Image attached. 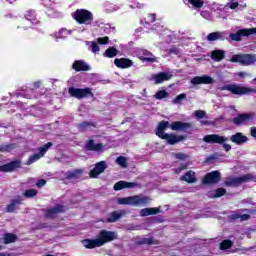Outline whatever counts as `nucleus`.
<instances>
[{"instance_id":"f257e3e1","label":"nucleus","mask_w":256,"mask_h":256,"mask_svg":"<svg viewBox=\"0 0 256 256\" xmlns=\"http://www.w3.org/2000/svg\"><path fill=\"white\" fill-rule=\"evenodd\" d=\"M117 239V233L114 231L102 230L99 232L95 239H85L82 241V245L86 249H96L97 247H103L105 243H111Z\"/></svg>"},{"instance_id":"f03ea898","label":"nucleus","mask_w":256,"mask_h":256,"mask_svg":"<svg viewBox=\"0 0 256 256\" xmlns=\"http://www.w3.org/2000/svg\"><path fill=\"white\" fill-rule=\"evenodd\" d=\"M168 127L172 131H187V129H191V123L176 121L172 124H169L167 121H161L156 129V135L161 139L164 135L167 134L165 133V129H168Z\"/></svg>"},{"instance_id":"7ed1b4c3","label":"nucleus","mask_w":256,"mask_h":256,"mask_svg":"<svg viewBox=\"0 0 256 256\" xmlns=\"http://www.w3.org/2000/svg\"><path fill=\"white\" fill-rule=\"evenodd\" d=\"M151 203L149 196L136 195L124 198H118V205H132L133 207H145Z\"/></svg>"},{"instance_id":"20e7f679","label":"nucleus","mask_w":256,"mask_h":256,"mask_svg":"<svg viewBox=\"0 0 256 256\" xmlns=\"http://www.w3.org/2000/svg\"><path fill=\"white\" fill-rule=\"evenodd\" d=\"M218 91H229L232 95H249L250 93H256L253 88L245 87L239 84H226L218 87Z\"/></svg>"},{"instance_id":"39448f33","label":"nucleus","mask_w":256,"mask_h":256,"mask_svg":"<svg viewBox=\"0 0 256 256\" xmlns=\"http://www.w3.org/2000/svg\"><path fill=\"white\" fill-rule=\"evenodd\" d=\"M72 17L77 23H80V25H91V23H93V13L89 12V10H76V12L72 14Z\"/></svg>"},{"instance_id":"423d86ee","label":"nucleus","mask_w":256,"mask_h":256,"mask_svg":"<svg viewBox=\"0 0 256 256\" xmlns=\"http://www.w3.org/2000/svg\"><path fill=\"white\" fill-rule=\"evenodd\" d=\"M249 181H255V176L252 174H245L239 177L228 178L225 181L226 187H239L243 183H249Z\"/></svg>"},{"instance_id":"0eeeda50","label":"nucleus","mask_w":256,"mask_h":256,"mask_svg":"<svg viewBox=\"0 0 256 256\" xmlns=\"http://www.w3.org/2000/svg\"><path fill=\"white\" fill-rule=\"evenodd\" d=\"M68 93L71 97L75 99H85L87 97H93V89L91 88H75L70 87Z\"/></svg>"},{"instance_id":"6e6552de","label":"nucleus","mask_w":256,"mask_h":256,"mask_svg":"<svg viewBox=\"0 0 256 256\" xmlns=\"http://www.w3.org/2000/svg\"><path fill=\"white\" fill-rule=\"evenodd\" d=\"M231 63H240V65H253L256 63V55L251 54H236L230 59Z\"/></svg>"},{"instance_id":"1a4fd4ad","label":"nucleus","mask_w":256,"mask_h":256,"mask_svg":"<svg viewBox=\"0 0 256 256\" xmlns=\"http://www.w3.org/2000/svg\"><path fill=\"white\" fill-rule=\"evenodd\" d=\"M51 147H53V143L48 142L44 146L38 148V153L29 157V159L27 161V165H32V163H35V161H39L41 159V157H43L45 155V153H47V151H49V149H51Z\"/></svg>"},{"instance_id":"9d476101","label":"nucleus","mask_w":256,"mask_h":256,"mask_svg":"<svg viewBox=\"0 0 256 256\" xmlns=\"http://www.w3.org/2000/svg\"><path fill=\"white\" fill-rule=\"evenodd\" d=\"M256 29H240L236 33H231L229 35L231 41H241V37H249V35H255Z\"/></svg>"},{"instance_id":"9b49d317","label":"nucleus","mask_w":256,"mask_h":256,"mask_svg":"<svg viewBox=\"0 0 256 256\" xmlns=\"http://www.w3.org/2000/svg\"><path fill=\"white\" fill-rule=\"evenodd\" d=\"M221 180V173L219 171H212L203 178L204 185H215Z\"/></svg>"},{"instance_id":"f8f14e48","label":"nucleus","mask_w":256,"mask_h":256,"mask_svg":"<svg viewBox=\"0 0 256 256\" xmlns=\"http://www.w3.org/2000/svg\"><path fill=\"white\" fill-rule=\"evenodd\" d=\"M190 83L192 85H212V83H215V80L211 76L204 75L192 78Z\"/></svg>"},{"instance_id":"ddd939ff","label":"nucleus","mask_w":256,"mask_h":256,"mask_svg":"<svg viewBox=\"0 0 256 256\" xmlns=\"http://www.w3.org/2000/svg\"><path fill=\"white\" fill-rule=\"evenodd\" d=\"M245 0H230L225 6L220 5L218 9L220 11H229V9H237V7H246Z\"/></svg>"},{"instance_id":"4468645a","label":"nucleus","mask_w":256,"mask_h":256,"mask_svg":"<svg viewBox=\"0 0 256 256\" xmlns=\"http://www.w3.org/2000/svg\"><path fill=\"white\" fill-rule=\"evenodd\" d=\"M203 141L205 143H218V145H222L228 141L225 136H221L219 134H210L203 137Z\"/></svg>"},{"instance_id":"2eb2a0df","label":"nucleus","mask_w":256,"mask_h":256,"mask_svg":"<svg viewBox=\"0 0 256 256\" xmlns=\"http://www.w3.org/2000/svg\"><path fill=\"white\" fill-rule=\"evenodd\" d=\"M137 55L141 61H147L148 63L157 62V58H155L153 54L146 49L138 50Z\"/></svg>"},{"instance_id":"dca6fc26","label":"nucleus","mask_w":256,"mask_h":256,"mask_svg":"<svg viewBox=\"0 0 256 256\" xmlns=\"http://www.w3.org/2000/svg\"><path fill=\"white\" fill-rule=\"evenodd\" d=\"M227 35H229V33H227V31H216V32H212L209 33L206 37L207 41L213 42V41H225V39H227Z\"/></svg>"},{"instance_id":"f3484780","label":"nucleus","mask_w":256,"mask_h":256,"mask_svg":"<svg viewBox=\"0 0 256 256\" xmlns=\"http://www.w3.org/2000/svg\"><path fill=\"white\" fill-rule=\"evenodd\" d=\"M173 77V74L171 72H160L158 74H153L152 75V80L156 85H159L163 83L164 81H169Z\"/></svg>"},{"instance_id":"a211bd4d","label":"nucleus","mask_w":256,"mask_h":256,"mask_svg":"<svg viewBox=\"0 0 256 256\" xmlns=\"http://www.w3.org/2000/svg\"><path fill=\"white\" fill-rule=\"evenodd\" d=\"M114 65H116L118 69H129V67H133V61L129 58H116Z\"/></svg>"},{"instance_id":"6ab92c4d","label":"nucleus","mask_w":256,"mask_h":256,"mask_svg":"<svg viewBox=\"0 0 256 256\" xmlns=\"http://www.w3.org/2000/svg\"><path fill=\"white\" fill-rule=\"evenodd\" d=\"M44 7H47V15L48 17H59V12L55 9V4L51 0H41Z\"/></svg>"},{"instance_id":"aec40b11","label":"nucleus","mask_w":256,"mask_h":256,"mask_svg":"<svg viewBox=\"0 0 256 256\" xmlns=\"http://www.w3.org/2000/svg\"><path fill=\"white\" fill-rule=\"evenodd\" d=\"M37 17L35 16V11L30 10L26 13L25 19L22 20L23 25H26L24 28L27 29L33 25V21H36Z\"/></svg>"},{"instance_id":"412c9836","label":"nucleus","mask_w":256,"mask_h":256,"mask_svg":"<svg viewBox=\"0 0 256 256\" xmlns=\"http://www.w3.org/2000/svg\"><path fill=\"white\" fill-rule=\"evenodd\" d=\"M105 169H107V163H105V161L99 162L96 164L95 168L90 171V177L95 178L98 175H101Z\"/></svg>"},{"instance_id":"4be33fe9","label":"nucleus","mask_w":256,"mask_h":256,"mask_svg":"<svg viewBox=\"0 0 256 256\" xmlns=\"http://www.w3.org/2000/svg\"><path fill=\"white\" fill-rule=\"evenodd\" d=\"M161 139H165L169 145H175L176 143L183 141L185 137L166 133L161 137Z\"/></svg>"},{"instance_id":"5701e85b","label":"nucleus","mask_w":256,"mask_h":256,"mask_svg":"<svg viewBox=\"0 0 256 256\" xmlns=\"http://www.w3.org/2000/svg\"><path fill=\"white\" fill-rule=\"evenodd\" d=\"M139 184L135 182H125V181H119L114 185V191H121V189H134V187H137Z\"/></svg>"},{"instance_id":"b1692460","label":"nucleus","mask_w":256,"mask_h":256,"mask_svg":"<svg viewBox=\"0 0 256 256\" xmlns=\"http://www.w3.org/2000/svg\"><path fill=\"white\" fill-rule=\"evenodd\" d=\"M18 167H21V161L16 160V161H13L8 164L0 166V171H4V172L8 173L9 171H14V169H18Z\"/></svg>"},{"instance_id":"393cba45","label":"nucleus","mask_w":256,"mask_h":256,"mask_svg":"<svg viewBox=\"0 0 256 256\" xmlns=\"http://www.w3.org/2000/svg\"><path fill=\"white\" fill-rule=\"evenodd\" d=\"M230 140L236 145H243V143H247V141H249L247 136H244L241 132L232 135Z\"/></svg>"},{"instance_id":"a878e982","label":"nucleus","mask_w":256,"mask_h":256,"mask_svg":"<svg viewBox=\"0 0 256 256\" xmlns=\"http://www.w3.org/2000/svg\"><path fill=\"white\" fill-rule=\"evenodd\" d=\"M72 69L74 71H89L91 67L83 60H76L72 65Z\"/></svg>"},{"instance_id":"bb28decb","label":"nucleus","mask_w":256,"mask_h":256,"mask_svg":"<svg viewBox=\"0 0 256 256\" xmlns=\"http://www.w3.org/2000/svg\"><path fill=\"white\" fill-rule=\"evenodd\" d=\"M63 211H65V207L58 205L54 208H50V209L46 210V217L48 219H53V217H55V215H57V213H63Z\"/></svg>"},{"instance_id":"cd10ccee","label":"nucleus","mask_w":256,"mask_h":256,"mask_svg":"<svg viewBox=\"0 0 256 256\" xmlns=\"http://www.w3.org/2000/svg\"><path fill=\"white\" fill-rule=\"evenodd\" d=\"M253 116L251 114H240L238 117L234 118L233 121L235 125H243V123H247V121H251Z\"/></svg>"},{"instance_id":"c85d7f7f","label":"nucleus","mask_w":256,"mask_h":256,"mask_svg":"<svg viewBox=\"0 0 256 256\" xmlns=\"http://www.w3.org/2000/svg\"><path fill=\"white\" fill-rule=\"evenodd\" d=\"M125 215V211H114L110 213L109 217L107 218V223H115L119 221V218Z\"/></svg>"},{"instance_id":"c756f323","label":"nucleus","mask_w":256,"mask_h":256,"mask_svg":"<svg viewBox=\"0 0 256 256\" xmlns=\"http://www.w3.org/2000/svg\"><path fill=\"white\" fill-rule=\"evenodd\" d=\"M82 175H83V170L69 171L66 173V179L75 181L76 179H81Z\"/></svg>"},{"instance_id":"7c9ffc66","label":"nucleus","mask_w":256,"mask_h":256,"mask_svg":"<svg viewBox=\"0 0 256 256\" xmlns=\"http://www.w3.org/2000/svg\"><path fill=\"white\" fill-rule=\"evenodd\" d=\"M34 93L35 90L27 88L25 90H22L21 92L16 93V95L17 97H24L25 99H33V97H35Z\"/></svg>"},{"instance_id":"2f4dec72","label":"nucleus","mask_w":256,"mask_h":256,"mask_svg":"<svg viewBox=\"0 0 256 256\" xmlns=\"http://www.w3.org/2000/svg\"><path fill=\"white\" fill-rule=\"evenodd\" d=\"M88 151H103V144H95L93 140H89L86 144Z\"/></svg>"},{"instance_id":"473e14b6","label":"nucleus","mask_w":256,"mask_h":256,"mask_svg":"<svg viewBox=\"0 0 256 256\" xmlns=\"http://www.w3.org/2000/svg\"><path fill=\"white\" fill-rule=\"evenodd\" d=\"M211 59H213V61H223V59H225V51L223 50H214L211 52Z\"/></svg>"},{"instance_id":"72a5a7b5","label":"nucleus","mask_w":256,"mask_h":256,"mask_svg":"<svg viewBox=\"0 0 256 256\" xmlns=\"http://www.w3.org/2000/svg\"><path fill=\"white\" fill-rule=\"evenodd\" d=\"M160 213L159 208H144L140 211V217H148V215H157Z\"/></svg>"},{"instance_id":"f704fd0d","label":"nucleus","mask_w":256,"mask_h":256,"mask_svg":"<svg viewBox=\"0 0 256 256\" xmlns=\"http://www.w3.org/2000/svg\"><path fill=\"white\" fill-rule=\"evenodd\" d=\"M182 181H186V183H195L197 178L195 177V172L192 170L188 171L184 176L181 177Z\"/></svg>"},{"instance_id":"c9c22d12","label":"nucleus","mask_w":256,"mask_h":256,"mask_svg":"<svg viewBox=\"0 0 256 256\" xmlns=\"http://www.w3.org/2000/svg\"><path fill=\"white\" fill-rule=\"evenodd\" d=\"M19 205H21V199L12 200L11 203L7 206V212L13 213V211H17V209H19Z\"/></svg>"},{"instance_id":"e433bc0d","label":"nucleus","mask_w":256,"mask_h":256,"mask_svg":"<svg viewBox=\"0 0 256 256\" xmlns=\"http://www.w3.org/2000/svg\"><path fill=\"white\" fill-rule=\"evenodd\" d=\"M118 53H119L118 49H116L115 47H110L105 51L104 57H108L109 59H113V57H117Z\"/></svg>"},{"instance_id":"4c0bfd02","label":"nucleus","mask_w":256,"mask_h":256,"mask_svg":"<svg viewBox=\"0 0 256 256\" xmlns=\"http://www.w3.org/2000/svg\"><path fill=\"white\" fill-rule=\"evenodd\" d=\"M69 35H71V31L67 30L65 28H62L56 34L55 38H56V41H57V39H65L66 37H69Z\"/></svg>"},{"instance_id":"58836bf2","label":"nucleus","mask_w":256,"mask_h":256,"mask_svg":"<svg viewBox=\"0 0 256 256\" xmlns=\"http://www.w3.org/2000/svg\"><path fill=\"white\" fill-rule=\"evenodd\" d=\"M187 5H192L195 9H201L205 2L203 0H187Z\"/></svg>"},{"instance_id":"ea45409f","label":"nucleus","mask_w":256,"mask_h":256,"mask_svg":"<svg viewBox=\"0 0 256 256\" xmlns=\"http://www.w3.org/2000/svg\"><path fill=\"white\" fill-rule=\"evenodd\" d=\"M227 193V190H225V188H218L216 189L215 193H209L208 197H210V199L213 198H217V197H223V195Z\"/></svg>"},{"instance_id":"a19ab883","label":"nucleus","mask_w":256,"mask_h":256,"mask_svg":"<svg viewBox=\"0 0 256 256\" xmlns=\"http://www.w3.org/2000/svg\"><path fill=\"white\" fill-rule=\"evenodd\" d=\"M17 241V236L14 234L8 233L4 236V243L8 245V243H15Z\"/></svg>"},{"instance_id":"79ce46f5","label":"nucleus","mask_w":256,"mask_h":256,"mask_svg":"<svg viewBox=\"0 0 256 256\" xmlns=\"http://www.w3.org/2000/svg\"><path fill=\"white\" fill-rule=\"evenodd\" d=\"M89 46V50L91 51V53H94V55H97V53H99L100 48L99 45H97V42L92 41V42H88Z\"/></svg>"},{"instance_id":"37998d69","label":"nucleus","mask_w":256,"mask_h":256,"mask_svg":"<svg viewBox=\"0 0 256 256\" xmlns=\"http://www.w3.org/2000/svg\"><path fill=\"white\" fill-rule=\"evenodd\" d=\"M250 215L249 214H243V215H240V214H233L230 216V219L232 220H237V219H240V221H247V219H250Z\"/></svg>"},{"instance_id":"c03bdc74","label":"nucleus","mask_w":256,"mask_h":256,"mask_svg":"<svg viewBox=\"0 0 256 256\" xmlns=\"http://www.w3.org/2000/svg\"><path fill=\"white\" fill-rule=\"evenodd\" d=\"M139 245H153L155 243V240L153 238L149 237H143L138 241Z\"/></svg>"},{"instance_id":"a18cd8bd","label":"nucleus","mask_w":256,"mask_h":256,"mask_svg":"<svg viewBox=\"0 0 256 256\" xmlns=\"http://www.w3.org/2000/svg\"><path fill=\"white\" fill-rule=\"evenodd\" d=\"M154 97L158 100L165 99L169 97V93H167L165 90H160L154 95Z\"/></svg>"},{"instance_id":"49530a36","label":"nucleus","mask_w":256,"mask_h":256,"mask_svg":"<svg viewBox=\"0 0 256 256\" xmlns=\"http://www.w3.org/2000/svg\"><path fill=\"white\" fill-rule=\"evenodd\" d=\"M233 245V242H231V240H224L221 242L220 244V249L222 251H225L227 249H230V247Z\"/></svg>"},{"instance_id":"de8ad7c7","label":"nucleus","mask_w":256,"mask_h":256,"mask_svg":"<svg viewBox=\"0 0 256 256\" xmlns=\"http://www.w3.org/2000/svg\"><path fill=\"white\" fill-rule=\"evenodd\" d=\"M13 151V144H6L0 146V153H9Z\"/></svg>"},{"instance_id":"09e8293b","label":"nucleus","mask_w":256,"mask_h":256,"mask_svg":"<svg viewBox=\"0 0 256 256\" xmlns=\"http://www.w3.org/2000/svg\"><path fill=\"white\" fill-rule=\"evenodd\" d=\"M91 127H95V124L91 122H83L82 124L79 125V129L81 131H85L86 129H91Z\"/></svg>"},{"instance_id":"8fccbe9b","label":"nucleus","mask_w":256,"mask_h":256,"mask_svg":"<svg viewBox=\"0 0 256 256\" xmlns=\"http://www.w3.org/2000/svg\"><path fill=\"white\" fill-rule=\"evenodd\" d=\"M116 163L118 165H120V167H127V158L123 157V156H119L116 159Z\"/></svg>"},{"instance_id":"3c124183","label":"nucleus","mask_w":256,"mask_h":256,"mask_svg":"<svg viewBox=\"0 0 256 256\" xmlns=\"http://www.w3.org/2000/svg\"><path fill=\"white\" fill-rule=\"evenodd\" d=\"M184 99H187V95L182 93L173 100V103L174 105H179Z\"/></svg>"},{"instance_id":"603ef678","label":"nucleus","mask_w":256,"mask_h":256,"mask_svg":"<svg viewBox=\"0 0 256 256\" xmlns=\"http://www.w3.org/2000/svg\"><path fill=\"white\" fill-rule=\"evenodd\" d=\"M96 41L99 45H107L109 43V37H99Z\"/></svg>"},{"instance_id":"864d4df0","label":"nucleus","mask_w":256,"mask_h":256,"mask_svg":"<svg viewBox=\"0 0 256 256\" xmlns=\"http://www.w3.org/2000/svg\"><path fill=\"white\" fill-rule=\"evenodd\" d=\"M194 116L196 117V119H205V111H203V110H196L194 112Z\"/></svg>"},{"instance_id":"5fc2aeb1","label":"nucleus","mask_w":256,"mask_h":256,"mask_svg":"<svg viewBox=\"0 0 256 256\" xmlns=\"http://www.w3.org/2000/svg\"><path fill=\"white\" fill-rule=\"evenodd\" d=\"M24 195L25 197H35V195H37V190L35 189L26 190Z\"/></svg>"},{"instance_id":"6e6d98bb","label":"nucleus","mask_w":256,"mask_h":256,"mask_svg":"<svg viewBox=\"0 0 256 256\" xmlns=\"http://www.w3.org/2000/svg\"><path fill=\"white\" fill-rule=\"evenodd\" d=\"M175 157H176V159H180V161H185V159H187V157H189V156L184 153H176Z\"/></svg>"},{"instance_id":"4d7b16f0","label":"nucleus","mask_w":256,"mask_h":256,"mask_svg":"<svg viewBox=\"0 0 256 256\" xmlns=\"http://www.w3.org/2000/svg\"><path fill=\"white\" fill-rule=\"evenodd\" d=\"M130 7H131L132 9H142L143 4L134 1V2H132V3L130 4Z\"/></svg>"},{"instance_id":"13d9d810","label":"nucleus","mask_w":256,"mask_h":256,"mask_svg":"<svg viewBox=\"0 0 256 256\" xmlns=\"http://www.w3.org/2000/svg\"><path fill=\"white\" fill-rule=\"evenodd\" d=\"M156 19V15L155 14H149L146 18V23H153Z\"/></svg>"},{"instance_id":"bf43d9fd","label":"nucleus","mask_w":256,"mask_h":256,"mask_svg":"<svg viewBox=\"0 0 256 256\" xmlns=\"http://www.w3.org/2000/svg\"><path fill=\"white\" fill-rule=\"evenodd\" d=\"M201 17H203L204 19H211V13H209V11H202L200 13Z\"/></svg>"},{"instance_id":"052dcab7","label":"nucleus","mask_w":256,"mask_h":256,"mask_svg":"<svg viewBox=\"0 0 256 256\" xmlns=\"http://www.w3.org/2000/svg\"><path fill=\"white\" fill-rule=\"evenodd\" d=\"M47 184V181H45V179H41L36 183V186L38 187H44V185Z\"/></svg>"},{"instance_id":"680f3d73","label":"nucleus","mask_w":256,"mask_h":256,"mask_svg":"<svg viewBox=\"0 0 256 256\" xmlns=\"http://www.w3.org/2000/svg\"><path fill=\"white\" fill-rule=\"evenodd\" d=\"M187 169V165H184L178 169H176V173H181L183 170Z\"/></svg>"},{"instance_id":"e2e57ef3","label":"nucleus","mask_w":256,"mask_h":256,"mask_svg":"<svg viewBox=\"0 0 256 256\" xmlns=\"http://www.w3.org/2000/svg\"><path fill=\"white\" fill-rule=\"evenodd\" d=\"M251 135H252V137H255V139H256V127L251 128Z\"/></svg>"},{"instance_id":"0e129e2a","label":"nucleus","mask_w":256,"mask_h":256,"mask_svg":"<svg viewBox=\"0 0 256 256\" xmlns=\"http://www.w3.org/2000/svg\"><path fill=\"white\" fill-rule=\"evenodd\" d=\"M111 32V27L109 25H106L104 27V33H110Z\"/></svg>"},{"instance_id":"69168bd1","label":"nucleus","mask_w":256,"mask_h":256,"mask_svg":"<svg viewBox=\"0 0 256 256\" xmlns=\"http://www.w3.org/2000/svg\"><path fill=\"white\" fill-rule=\"evenodd\" d=\"M223 147H224L225 151H231V145L223 144Z\"/></svg>"},{"instance_id":"338daca9","label":"nucleus","mask_w":256,"mask_h":256,"mask_svg":"<svg viewBox=\"0 0 256 256\" xmlns=\"http://www.w3.org/2000/svg\"><path fill=\"white\" fill-rule=\"evenodd\" d=\"M247 75V73H245V72H239L238 73V76L239 77H245Z\"/></svg>"},{"instance_id":"774afa93","label":"nucleus","mask_w":256,"mask_h":256,"mask_svg":"<svg viewBox=\"0 0 256 256\" xmlns=\"http://www.w3.org/2000/svg\"><path fill=\"white\" fill-rule=\"evenodd\" d=\"M0 256H11V255H9L7 253H0Z\"/></svg>"}]
</instances>
